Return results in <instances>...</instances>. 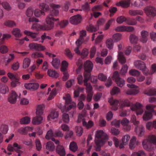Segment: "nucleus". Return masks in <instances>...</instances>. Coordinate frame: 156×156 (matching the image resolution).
I'll return each mask as SVG.
<instances>
[{"mask_svg":"<svg viewBox=\"0 0 156 156\" xmlns=\"http://www.w3.org/2000/svg\"><path fill=\"white\" fill-rule=\"evenodd\" d=\"M35 143L37 149V151H40L41 148V145L40 141L39 139H37L36 140Z\"/></svg>","mask_w":156,"mask_h":156,"instance_id":"4d7b16f0","label":"nucleus"},{"mask_svg":"<svg viewBox=\"0 0 156 156\" xmlns=\"http://www.w3.org/2000/svg\"><path fill=\"white\" fill-rule=\"evenodd\" d=\"M152 117V114L151 112L145 111L143 116V118L144 121H147L151 119Z\"/></svg>","mask_w":156,"mask_h":156,"instance_id":"f3484780","label":"nucleus"},{"mask_svg":"<svg viewBox=\"0 0 156 156\" xmlns=\"http://www.w3.org/2000/svg\"><path fill=\"white\" fill-rule=\"evenodd\" d=\"M91 71H85L84 73V79L90 80L91 76Z\"/></svg>","mask_w":156,"mask_h":156,"instance_id":"3c124183","label":"nucleus"},{"mask_svg":"<svg viewBox=\"0 0 156 156\" xmlns=\"http://www.w3.org/2000/svg\"><path fill=\"white\" fill-rule=\"evenodd\" d=\"M56 151L60 156H65L66 154L65 148L60 145H58L56 147Z\"/></svg>","mask_w":156,"mask_h":156,"instance_id":"9d476101","label":"nucleus"},{"mask_svg":"<svg viewBox=\"0 0 156 156\" xmlns=\"http://www.w3.org/2000/svg\"><path fill=\"white\" fill-rule=\"evenodd\" d=\"M134 66L137 69L143 71L144 74L147 75L149 74L145 64L140 60H137L134 63Z\"/></svg>","mask_w":156,"mask_h":156,"instance_id":"7ed1b4c3","label":"nucleus"},{"mask_svg":"<svg viewBox=\"0 0 156 156\" xmlns=\"http://www.w3.org/2000/svg\"><path fill=\"white\" fill-rule=\"evenodd\" d=\"M139 91L136 89H133L127 90L126 92V94L127 95H136L139 93Z\"/></svg>","mask_w":156,"mask_h":156,"instance_id":"ea45409f","label":"nucleus"},{"mask_svg":"<svg viewBox=\"0 0 156 156\" xmlns=\"http://www.w3.org/2000/svg\"><path fill=\"white\" fill-rule=\"evenodd\" d=\"M48 75L51 77L57 78L58 76V74L55 70L53 69H48Z\"/></svg>","mask_w":156,"mask_h":156,"instance_id":"4be33fe9","label":"nucleus"},{"mask_svg":"<svg viewBox=\"0 0 156 156\" xmlns=\"http://www.w3.org/2000/svg\"><path fill=\"white\" fill-rule=\"evenodd\" d=\"M65 54L68 58H72L73 55L69 49L68 48L66 49L65 50Z\"/></svg>","mask_w":156,"mask_h":156,"instance_id":"69168bd1","label":"nucleus"},{"mask_svg":"<svg viewBox=\"0 0 156 156\" xmlns=\"http://www.w3.org/2000/svg\"><path fill=\"white\" fill-rule=\"evenodd\" d=\"M30 60L28 58H25L23 62V68L24 69L27 68L30 64Z\"/></svg>","mask_w":156,"mask_h":156,"instance_id":"cd10ccee","label":"nucleus"},{"mask_svg":"<svg viewBox=\"0 0 156 156\" xmlns=\"http://www.w3.org/2000/svg\"><path fill=\"white\" fill-rule=\"evenodd\" d=\"M131 105L129 101L128 100H126L122 101L119 108H123L126 106L129 107Z\"/></svg>","mask_w":156,"mask_h":156,"instance_id":"c756f323","label":"nucleus"},{"mask_svg":"<svg viewBox=\"0 0 156 156\" xmlns=\"http://www.w3.org/2000/svg\"><path fill=\"white\" fill-rule=\"evenodd\" d=\"M129 73L131 75L138 76L140 74V72L136 70L132 69L129 71Z\"/></svg>","mask_w":156,"mask_h":156,"instance_id":"603ef678","label":"nucleus"},{"mask_svg":"<svg viewBox=\"0 0 156 156\" xmlns=\"http://www.w3.org/2000/svg\"><path fill=\"white\" fill-rule=\"evenodd\" d=\"M68 63L65 60L63 61L62 63V66L61 68V71H65L67 70Z\"/></svg>","mask_w":156,"mask_h":156,"instance_id":"4c0bfd02","label":"nucleus"},{"mask_svg":"<svg viewBox=\"0 0 156 156\" xmlns=\"http://www.w3.org/2000/svg\"><path fill=\"white\" fill-rule=\"evenodd\" d=\"M129 14L132 16H135L138 15H142L143 12L140 10H131L129 11Z\"/></svg>","mask_w":156,"mask_h":156,"instance_id":"bb28decb","label":"nucleus"},{"mask_svg":"<svg viewBox=\"0 0 156 156\" xmlns=\"http://www.w3.org/2000/svg\"><path fill=\"white\" fill-rule=\"evenodd\" d=\"M69 149L73 152H75L78 149L76 143L74 141L71 143L69 146Z\"/></svg>","mask_w":156,"mask_h":156,"instance_id":"2f4dec72","label":"nucleus"},{"mask_svg":"<svg viewBox=\"0 0 156 156\" xmlns=\"http://www.w3.org/2000/svg\"><path fill=\"white\" fill-rule=\"evenodd\" d=\"M12 32L13 34L16 37H20L22 36L20 30L18 28L14 29Z\"/></svg>","mask_w":156,"mask_h":156,"instance_id":"b1692460","label":"nucleus"},{"mask_svg":"<svg viewBox=\"0 0 156 156\" xmlns=\"http://www.w3.org/2000/svg\"><path fill=\"white\" fill-rule=\"evenodd\" d=\"M134 30V27L132 26H125V31L130 32L133 31Z\"/></svg>","mask_w":156,"mask_h":156,"instance_id":"680f3d73","label":"nucleus"},{"mask_svg":"<svg viewBox=\"0 0 156 156\" xmlns=\"http://www.w3.org/2000/svg\"><path fill=\"white\" fill-rule=\"evenodd\" d=\"M118 59L119 62L122 64L125 63L126 62V59L123 53L119 52L118 53Z\"/></svg>","mask_w":156,"mask_h":156,"instance_id":"2eb2a0df","label":"nucleus"},{"mask_svg":"<svg viewBox=\"0 0 156 156\" xmlns=\"http://www.w3.org/2000/svg\"><path fill=\"white\" fill-rule=\"evenodd\" d=\"M120 92V90L119 87H114L112 89L111 93L112 95H114L118 94Z\"/></svg>","mask_w":156,"mask_h":156,"instance_id":"f704fd0d","label":"nucleus"},{"mask_svg":"<svg viewBox=\"0 0 156 156\" xmlns=\"http://www.w3.org/2000/svg\"><path fill=\"white\" fill-rule=\"evenodd\" d=\"M45 106L43 104L37 105L36 109V114L37 115H42L43 113Z\"/></svg>","mask_w":156,"mask_h":156,"instance_id":"4468645a","label":"nucleus"},{"mask_svg":"<svg viewBox=\"0 0 156 156\" xmlns=\"http://www.w3.org/2000/svg\"><path fill=\"white\" fill-rule=\"evenodd\" d=\"M43 119V118L41 115H37L33 118L32 123L34 125H38L41 123Z\"/></svg>","mask_w":156,"mask_h":156,"instance_id":"ddd939ff","label":"nucleus"},{"mask_svg":"<svg viewBox=\"0 0 156 156\" xmlns=\"http://www.w3.org/2000/svg\"><path fill=\"white\" fill-rule=\"evenodd\" d=\"M128 67V66L126 65H124L121 69L120 72V74L122 75H124L127 72Z\"/></svg>","mask_w":156,"mask_h":156,"instance_id":"de8ad7c7","label":"nucleus"},{"mask_svg":"<svg viewBox=\"0 0 156 156\" xmlns=\"http://www.w3.org/2000/svg\"><path fill=\"white\" fill-rule=\"evenodd\" d=\"M107 47L109 49H112L113 48L114 42L113 40L111 38L108 39L106 41Z\"/></svg>","mask_w":156,"mask_h":156,"instance_id":"a878e982","label":"nucleus"},{"mask_svg":"<svg viewBox=\"0 0 156 156\" xmlns=\"http://www.w3.org/2000/svg\"><path fill=\"white\" fill-rule=\"evenodd\" d=\"M74 81L73 79H71L68 81L66 83V87L68 88L71 87L73 84L74 83Z\"/></svg>","mask_w":156,"mask_h":156,"instance_id":"5fc2aeb1","label":"nucleus"},{"mask_svg":"<svg viewBox=\"0 0 156 156\" xmlns=\"http://www.w3.org/2000/svg\"><path fill=\"white\" fill-rule=\"evenodd\" d=\"M111 132L113 135L117 136L119 134L120 131L118 129L115 128H112L111 129Z\"/></svg>","mask_w":156,"mask_h":156,"instance_id":"0e129e2a","label":"nucleus"},{"mask_svg":"<svg viewBox=\"0 0 156 156\" xmlns=\"http://www.w3.org/2000/svg\"><path fill=\"white\" fill-rule=\"evenodd\" d=\"M127 23L130 25H136L137 22L136 20L134 18H128L126 20Z\"/></svg>","mask_w":156,"mask_h":156,"instance_id":"c85d7f7f","label":"nucleus"},{"mask_svg":"<svg viewBox=\"0 0 156 156\" xmlns=\"http://www.w3.org/2000/svg\"><path fill=\"white\" fill-rule=\"evenodd\" d=\"M96 48L95 46H93L91 49L90 51V56L91 58H93L96 52Z\"/></svg>","mask_w":156,"mask_h":156,"instance_id":"338daca9","label":"nucleus"},{"mask_svg":"<svg viewBox=\"0 0 156 156\" xmlns=\"http://www.w3.org/2000/svg\"><path fill=\"white\" fill-rule=\"evenodd\" d=\"M5 25L9 27H13L16 26L15 23L12 21H8L4 23Z\"/></svg>","mask_w":156,"mask_h":156,"instance_id":"c03bdc74","label":"nucleus"},{"mask_svg":"<svg viewBox=\"0 0 156 156\" xmlns=\"http://www.w3.org/2000/svg\"><path fill=\"white\" fill-rule=\"evenodd\" d=\"M112 78L113 80H115L117 86L122 87L124 85L125 81L119 77L118 71H116L114 73Z\"/></svg>","mask_w":156,"mask_h":156,"instance_id":"20e7f679","label":"nucleus"},{"mask_svg":"<svg viewBox=\"0 0 156 156\" xmlns=\"http://www.w3.org/2000/svg\"><path fill=\"white\" fill-rule=\"evenodd\" d=\"M93 68V64L91 62L87 60L84 64V71H91Z\"/></svg>","mask_w":156,"mask_h":156,"instance_id":"f8f14e48","label":"nucleus"},{"mask_svg":"<svg viewBox=\"0 0 156 156\" xmlns=\"http://www.w3.org/2000/svg\"><path fill=\"white\" fill-rule=\"evenodd\" d=\"M63 72L64 75L62 77V79L63 81H66L68 79L69 76L67 70L65 71H61Z\"/></svg>","mask_w":156,"mask_h":156,"instance_id":"6e6d98bb","label":"nucleus"},{"mask_svg":"<svg viewBox=\"0 0 156 156\" xmlns=\"http://www.w3.org/2000/svg\"><path fill=\"white\" fill-rule=\"evenodd\" d=\"M76 133L79 136H80L82 135L83 132V129L81 126H78L76 127Z\"/></svg>","mask_w":156,"mask_h":156,"instance_id":"052dcab7","label":"nucleus"},{"mask_svg":"<svg viewBox=\"0 0 156 156\" xmlns=\"http://www.w3.org/2000/svg\"><path fill=\"white\" fill-rule=\"evenodd\" d=\"M147 141L150 143L156 145V136L154 135L149 136L147 140Z\"/></svg>","mask_w":156,"mask_h":156,"instance_id":"7c9ffc66","label":"nucleus"},{"mask_svg":"<svg viewBox=\"0 0 156 156\" xmlns=\"http://www.w3.org/2000/svg\"><path fill=\"white\" fill-rule=\"evenodd\" d=\"M29 128V127H26L23 128L19 129L18 130V132L21 134L25 135L27 134Z\"/></svg>","mask_w":156,"mask_h":156,"instance_id":"79ce46f5","label":"nucleus"},{"mask_svg":"<svg viewBox=\"0 0 156 156\" xmlns=\"http://www.w3.org/2000/svg\"><path fill=\"white\" fill-rule=\"evenodd\" d=\"M146 154L142 150L138 151L137 152L133 153L131 156H145Z\"/></svg>","mask_w":156,"mask_h":156,"instance_id":"58836bf2","label":"nucleus"},{"mask_svg":"<svg viewBox=\"0 0 156 156\" xmlns=\"http://www.w3.org/2000/svg\"><path fill=\"white\" fill-rule=\"evenodd\" d=\"M3 7L6 10L9 11L11 9V8L7 2H4L2 4Z\"/></svg>","mask_w":156,"mask_h":156,"instance_id":"13d9d810","label":"nucleus"},{"mask_svg":"<svg viewBox=\"0 0 156 156\" xmlns=\"http://www.w3.org/2000/svg\"><path fill=\"white\" fill-rule=\"evenodd\" d=\"M136 140V138L135 136L133 137L131 139L129 144V148L130 149L133 150L135 147Z\"/></svg>","mask_w":156,"mask_h":156,"instance_id":"5701e85b","label":"nucleus"},{"mask_svg":"<svg viewBox=\"0 0 156 156\" xmlns=\"http://www.w3.org/2000/svg\"><path fill=\"white\" fill-rule=\"evenodd\" d=\"M8 77L12 80L14 79L16 80H19V79L17 78L16 75L13 74L11 73H9L7 74Z\"/></svg>","mask_w":156,"mask_h":156,"instance_id":"bf43d9fd","label":"nucleus"},{"mask_svg":"<svg viewBox=\"0 0 156 156\" xmlns=\"http://www.w3.org/2000/svg\"><path fill=\"white\" fill-rule=\"evenodd\" d=\"M58 112L55 110H53L51 111V114L48 116L47 119L48 120H49L50 118L52 119H54L58 118Z\"/></svg>","mask_w":156,"mask_h":156,"instance_id":"a211bd4d","label":"nucleus"},{"mask_svg":"<svg viewBox=\"0 0 156 156\" xmlns=\"http://www.w3.org/2000/svg\"><path fill=\"white\" fill-rule=\"evenodd\" d=\"M130 138V136L128 135H126L123 136L122 138V143L124 145H126L127 144Z\"/></svg>","mask_w":156,"mask_h":156,"instance_id":"a18cd8bd","label":"nucleus"},{"mask_svg":"<svg viewBox=\"0 0 156 156\" xmlns=\"http://www.w3.org/2000/svg\"><path fill=\"white\" fill-rule=\"evenodd\" d=\"M143 106L139 102H136L134 105L130 108L133 111H136L137 115H141L144 112L143 109Z\"/></svg>","mask_w":156,"mask_h":156,"instance_id":"39448f33","label":"nucleus"},{"mask_svg":"<svg viewBox=\"0 0 156 156\" xmlns=\"http://www.w3.org/2000/svg\"><path fill=\"white\" fill-rule=\"evenodd\" d=\"M130 43L131 44H136L138 41V37L134 34L130 35L129 37Z\"/></svg>","mask_w":156,"mask_h":156,"instance_id":"aec40b11","label":"nucleus"},{"mask_svg":"<svg viewBox=\"0 0 156 156\" xmlns=\"http://www.w3.org/2000/svg\"><path fill=\"white\" fill-rule=\"evenodd\" d=\"M122 34L117 33L114 34L112 36V40L115 41L117 42L120 40L121 38Z\"/></svg>","mask_w":156,"mask_h":156,"instance_id":"72a5a7b5","label":"nucleus"},{"mask_svg":"<svg viewBox=\"0 0 156 156\" xmlns=\"http://www.w3.org/2000/svg\"><path fill=\"white\" fill-rule=\"evenodd\" d=\"M62 119L63 122L66 123H68L69 121V118L68 114L64 113L62 115Z\"/></svg>","mask_w":156,"mask_h":156,"instance_id":"e433bc0d","label":"nucleus"},{"mask_svg":"<svg viewBox=\"0 0 156 156\" xmlns=\"http://www.w3.org/2000/svg\"><path fill=\"white\" fill-rule=\"evenodd\" d=\"M130 0H128V2H120L116 4L117 5H120L121 6L124 8H127L130 5Z\"/></svg>","mask_w":156,"mask_h":156,"instance_id":"393cba45","label":"nucleus"},{"mask_svg":"<svg viewBox=\"0 0 156 156\" xmlns=\"http://www.w3.org/2000/svg\"><path fill=\"white\" fill-rule=\"evenodd\" d=\"M141 36L140 39V41L143 43H146L148 39V32L146 30H144L141 31Z\"/></svg>","mask_w":156,"mask_h":156,"instance_id":"9b49d317","label":"nucleus"},{"mask_svg":"<svg viewBox=\"0 0 156 156\" xmlns=\"http://www.w3.org/2000/svg\"><path fill=\"white\" fill-rule=\"evenodd\" d=\"M18 95L14 91H12L9 97L8 98V101L11 104H14L16 103Z\"/></svg>","mask_w":156,"mask_h":156,"instance_id":"1a4fd4ad","label":"nucleus"},{"mask_svg":"<svg viewBox=\"0 0 156 156\" xmlns=\"http://www.w3.org/2000/svg\"><path fill=\"white\" fill-rule=\"evenodd\" d=\"M98 78L102 81H105L107 79V77L102 73H100L98 75Z\"/></svg>","mask_w":156,"mask_h":156,"instance_id":"774afa93","label":"nucleus"},{"mask_svg":"<svg viewBox=\"0 0 156 156\" xmlns=\"http://www.w3.org/2000/svg\"><path fill=\"white\" fill-rule=\"evenodd\" d=\"M99 29H98V26L95 27L92 24H90L88 27H87V31L90 32H95L97 30Z\"/></svg>","mask_w":156,"mask_h":156,"instance_id":"c9c22d12","label":"nucleus"},{"mask_svg":"<svg viewBox=\"0 0 156 156\" xmlns=\"http://www.w3.org/2000/svg\"><path fill=\"white\" fill-rule=\"evenodd\" d=\"M34 10L31 9H28L26 12V14L28 17H31L33 15Z\"/></svg>","mask_w":156,"mask_h":156,"instance_id":"e2e57ef3","label":"nucleus"},{"mask_svg":"<svg viewBox=\"0 0 156 156\" xmlns=\"http://www.w3.org/2000/svg\"><path fill=\"white\" fill-rule=\"evenodd\" d=\"M144 10L147 16L149 17H153L156 16V9L153 6H147Z\"/></svg>","mask_w":156,"mask_h":156,"instance_id":"423d86ee","label":"nucleus"},{"mask_svg":"<svg viewBox=\"0 0 156 156\" xmlns=\"http://www.w3.org/2000/svg\"><path fill=\"white\" fill-rule=\"evenodd\" d=\"M109 102L111 105L117 106L119 103V101L116 99H114L113 98H111Z\"/></svg>","mask_w":156,"mask_h":156,"instance_id":"864d4df0","label":"nucleus"},{"mask_svg":"<svg viewBox=\"0 0 156 156\" xmlns=\"http://www.w3.org/2000/svg\"><path fill=\"white\" fill-rule=\"evenodd\" d=\"M8 49L7 46L2 45L0 47V52L2 54H5L8 52Z\"/></svg>","mask_w":156,"mask_h":156,"instance_id":"8fccbe9b","label":"nucleus"},{"mask_svg":"<svg viewBox=\"0 0 156 156\" xmlns=\"http://www.w3.org/2000/svg\"><path fill=\"white\" fill-rule=\"evenodd\" d=\"M135 131L136 133L139 136H142L144 135V131L143 127H136L135 129Z\"/></svg>","mask_w":156,"mask_h":156,"instance_id":"6ab92c4d","label":"nucleus"},{"mask_svg":"<svg viewBox=\"0 0 156 156\" xmlns=\"http://www.w3.org/2000/svg\"><path fill=\"white\" fill-rule=\"evenodd\" d=\"M52 9L50 12V15H48L46 18L45 22L47 25L44 24L40 25L39 28L44 30H49L53 29L54 26V21H59L58 18H55L54 16L58 15L59 11L57 9L60 7L58 5L52 4L50 5Z\"/></svg>","mask_w":156,"mask_h":156,"instance_id":"f257e3e1","label":"nucleus"},{"mask_svg":"<svg viewBox=\"0 0 156 156\" xmlns=\"http://www.w3.org/2000/svg\"><path fill=\"white\" fill-rule=\"evenodd\" d=\"M52 64L55 68L58 69L59 67L60 60L58 58H53Z\"/></svg>","mask_w":156,"mask_h":156,"instance_id":"412c9836","label":"nucleus"},{"mask_svg":"<svg viewBox=\"0 0 156 156\" xmlns=\"http://www.w3.org/2000/svg\"><path fill=\"white\" fill-rule=\"evenodd\" d=\"M8 87L5 86L0 85V92L2 94H5L7 92H8Z\"/></svg>","mask_w":156,"mask_h":156,"instance_id":"a19ab883","label":"nucleus"},{"mask_svg":"<svg viewBox=\"0 0 156 156\" xmlns=\"http://www.w3.org/2000/svg\"><path fill=\"white\" fill-rule=\"evenodd\" d=\"M146 94L149 96H156V89H153L150 90Z\"/></svg>","mask_w":156,"mask_h":156,"instance_id":"09e8293b","label":"nucleus"},{"mask_svg":"<svg viewBox=\"0 0 156 156\" xmlns=\"http://www.w3.org/2000/svg\"><path fill=\"white\" fill-rule=\"evenodd\" d=\"M53 136V134L52 132V130L51 129H50V130L48 131L46 135L45 136V138L49 140Z\"/></svg>","mask_w":156,"mask_h":156,"instance_id":"37998d69","label":"nucleus"},{"mask_svg":"<svg viewBox=\"0 0 156 156\" xmlns=\"http://www.w3.org/2000/svg\"><path fill=\"white\" fill-rule=\"evenodd\" d=\"M39 7L41 10L42 15H45V12H47L49 11V7L48 5L46 3H40L39 5Z\"/></svg>","mask_w":156,"mask_h":156,"instance_id":"6e6552de","label":"nucleus"},{"mask_svg":"<svg viewBox=\"0 0 156 156\" xmlns=\"http://www.w3.org/2000/svg\"><path fill=\"white\" fill-rule=\"evenodd\" d=\"M108 139L106 134L102 130H98L95 135L94 142L96 146L94 147L95 150L99 151L101 150V147L105 144V140Z\"/></svg>","mask_w":156,"mask_h":156,"instance_id":"f03ea898","label":"nucleus"},{"mask_svg":"<svg viewBox=\"0 0 156 156\" xmlns=\"http://www.w3.org/2000/svg\"><path fill=\"white\" fill-rule=\"evenodd\" d=\"M46 148L49 151H53L55 150V146L51 141H49L46 143Z\"/></svg>","mask_w":156,"mask_h":156,"instance_id":"dca6fc26","label":"nucleus"},{"mask_svg":"<svg viewBox=\"0 0 156 156\" xmlns=\"http://www.w3.org/2000/svg\"><path fill=\"white\" fill-rule=\"evenodd\" d=\"M126 18L123 16H121L117 18L116 21L119 23H122L123 22H126Z\"/></svg>","mask_w":156,"mask_h":156,"instance_id":"49530a36","label":"nucleus"},{"mask_svg":"<svg viewBox=\"0 0 156 156\" xmlns=\"http://www.w3.org/2000/svg\"><path fill=\"white\" fill-rule=\"evenodd\" d=\"M82 20V18L80 14H77L71 17L69 20L70 22L74 25L80 23Z\"/></svg>","mask_w":156,"mask_h":156,"instance_id":"0eeeda50","label":"nucleus"},{"mask_svg":"<svg viewBox=\"0 0 156 156\" xmlns=\"http://www.w3.org/2000/svg\"><path fill=\"white\" fill-rule=\"evenodd\" d=\"M30 122V118L28 116L25 117L21 119L20 123L22 124H26L29 123Z\"/></svg>","mask_w":156,"mask_h":156,"instance_id":"473e14b6","label":"nucleus"}]
</instances>
